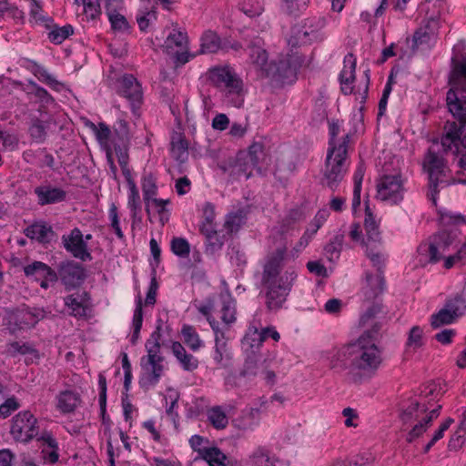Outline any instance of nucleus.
I'll list each match as a JSON object with an SVG mask.
<instances>
[{"mask_svg": "<svg viewBox=\"0 0 466 466\" xmlns=\"http://www.w3.org/2000/svg\"><path fill=\"white\" fill-rule=\"evenodd\" d=\"M452 62L451 88L447 92L446 101L449 111L460 124L446 122L441 146L444 152L452 151L454 154H461L459 164L461 168L466 171V135L461 139V129L466 124V56L453 58Z\"/></svg>", "mask_w": 466, "mask_h": 466, "instance_id": "f257e3e1", "label": "nucleus"}, {"mask_svg": "<svg viewBox=\"0 0 466 466\" xmlns=\"http://www.w3.org/2000/svg\"><path fill=\"white\" fill-rule=\"evenodd\" d=\"M380 305L373 304L360 316V325L370 327L351 343V363L349 373L355 382L371 378L382 362V351L377 345L381 323L376 319Z\"/></svg>", "mask_w": 466, "mask_h": 466, "instance_id": "f03ea898", "label": "nucleus"}, {"mask_svg": "<svg viewBox=\"0 0 466 466\" xmlns=\"http://www.w3.org/2000/svg\"><path fill=\"white\" fill-rule=\"evenodd\" d=\"M287 249L286 245L278 247L268 255L263 268L261 294L265 299L266 308L269 311H277L283 307L298 277L296 270L292 268H287L280 275Z\"/></svg>", "mask_w": 466, "mask_h": 466, "instance_id": "7ed1b4c3", "label": "nucleus"}, {"mask_svg": "<svg viewBox=\"0 0 466 466\" xmlns=\"http://www.w3.org/2000/svg\"><path fill=\"white\" fill-rule=\"evenodd\" d=\"M364 228L366 238L362 239V245L365 247L366 256L378 270V273L374 276L369 273L366 274V286L363 288V292L366 299L370 300L377 298L383 291L384 279L382 272L388 256L381 242L379 225L368 207L366 208Z\"/></svg>", "mask_w": 466, "mask_h": 466, "instance_id": "20e7f679", "label": "nucleus"}, {"mask_svg": "<svg viewBox=\"0 0 466 466\" xmlns=\"http://www.w3.org/2000/svg\"><path fill=\"white\" fill-rule=\"evenodd\" d=\"M209 79L221 93L223 101L235 107L244 103L245 90L242 79L228 66H217L209 70Z\"/></svg>", "mask_w": 466, "mask_h": 466, "instance_id": "39448f33", "label": "nucleus"}, {"mask_svg": "<svg viewBox=\"0 0 466 466\" xmlns=\"http://www.w3.org/2000/svg\"><path fill=\"white\" fill-rule=\"evenodd\" d=\"M349 139L350 136L346 135L343 137L341 143L328 148L323 183L331 189L338 187L347 173L350 165L348 159Z\"/></svg>", "mask_w": 466, "mask_h": 466, "instance_id": "423d86ee", "label": "nucleus"}, {"mask_svg": "<svg viewBox=\"0 0 466 466\" xmlns=\"http://www.w3.org/2000/svg\"><path fill=\"white\" fill-rule=\"evenodd\" d=\"M442 395L441 389L434 382H428L420 389V393L410 400L408 405L402 406L400 418L404 422L410 419L419 420L420 415L424 414L433 407V402L438 400ZM438 405L435 407L437 408Z\"/></svg>", "mask_w": 466, "mask_h": 466, "instance_id": "0eeeda50", "label": "nucleus"}, {"mask_svg": "<svg viewBox=\"0 0 466 466\" xmlns=\"http://www.w3.org/2000/svg\"><path fill=\"white\" fill-rule=\"evenodd\" d=\"M145 348L147 355L141 358L143 373L139 379V385L142 389L147 390L155 387L163 375L164 357L160 352L161 345L146 343Z\"/></svg>", "mask_w": 466, "mask_h": 466, "instance_id": "6e6552de", "label": "nucleus"}, {"mask_svg": "<svg viewBox=\"0 0 466 466\" xmlns=\"http://www.w3.org/2000/svg\"><path fill=\"white\" fill-rule=\"evenodd\" d=\"M300 56L292 55L281 58L277 62H271L263 74V76L270 78L277 84H292L297 78V72L302 66Z\"/></svg>", "mask_w": 466, "mask_h": 466, "instance_id": "1a4fd4ad", "label": "nucleus"}, {"mask_svg": "<svg viewBox=\"0 0 466 466\" xmlns=\"http://www.w3.org/2000/svg\"><path fill=\"white\" fill-rule=\"evenodd\" d=\"M10 434L16 442L27 443L40 436L37 419L28 410L18 412L13 419Z\"/></svg>", "mask_w": 466, "mask_h": 466, "instance_id": "9d476101", "label": "nucleus"}, {"mask_svg": "<svg viewBox=\"0 0 466 466\" xmlns=\"http://www.w3.org/2000/svg\"><path fill=\"white\" fill-rule=\"evenodd\" d=\"M454 242V237L447 230H442L432 236L429 242L422 243L418 248L420 256L425 257V262L437 263Z\"/></svg>", "mask_w": 466, "mask_h": 466, "instance_id": "9b49d317", "label": "nucleus"}, {"mask_svg": "<svg viewBox=\"0 0 466 466\" xmlns=\"http://www.w3.org/2000/svg\"><path fill=\"white\" fill-rule=\"evenodd\" d=\"M423 167L429 174L430 186L434 191L437 188L447 187L450 183L448 180L449 169L444 160L431 148L429 149L423 162Z\"/></svg>", "mask_w": 466, "mask_h": 466, "instance_id": "f8f14e48", "label": "nucleus"}, {"mask_svg": "<svg viewBox=\"0 0 466 466\" xmlns=\"http://www.w3.org/2000/svg\"><path fill=\"white\" fill-rule=\"evenodd\" d=\"M403 181L399 175H384L377 183V198L390 204H398L403 199Z\"/></svg>", "mask_w": 466, "mask_h": 466, "instance_id": "ddd939ff", "label": "nucleus"}, {"mask_svg": "<svg viewBox=\"0 0 466 466\" xmlns=\"http://www.w3.org/2000/svg\"><path fill=\"white\" fill-rule=\"evenodd\" d=\"M58 276L66 289L70 290L83 283L86 272L81 264L73 260H66L58 265Z\"/></svg>", "mask_w": 466, "mask_h": 466, "instance_id": "4468645a", "label": "nucleus"}, {"mask_svg": "<svg viewBox=\"0 0 466 466\" xmlns=\"http://www.w3.org/2000/svg\"><path fill=\"white\" fill-rule=\"evenodd\" d=\"M62 244L65 249L71 253L73 257L81 261H89L92 256L88 251L87 243L78 228H73L69 234L62 236Z\"/></svg>", "mask_w": 466, "mask_h": 466, "instance_id": "2eb2a0df", "label": "nucleus"}, {"mask_svg": "<svg viewBox=\"0 0 466 466\" xmlns=\"http://www.w3.org/2000/svg\"><path fill=\"white\" fill-rule=\"evenodd\" d=\"M165 48L167 54L176 57L177 63L184 65L189 61L187 36L185 33L173 29L165 41Z\"/></svg>", "mask_w": 466, "mask_h": 466, "instance_id": "dca6fc26", "label": "nucleus"}, {"mask_svg": "<svg viewBox=\"0 0 466 466\" xmlns=\"http://www.w3.org/2000/svg\"><path fill=\"white\" fill-rule=\"evenodd\" d=\"M118 93L131 104L135 113L142 101V89L139 82L132 75H125L119 80Z\"/></svg>", "mask_w": 466, "mask_h": 466, "instance_id": "f3484780", "label": "nucleus"}, {"mask_svg": "<svg viewBox=\"0 0 466 466\" xmlns=\"http://www.w3.org/2000/svg\"><path fill=\"white\" fill-rule=\"evenodd\" d=\"M248 50L250 64L259 72L260 76H263L269 65L268 63V56L264 47L263 39L259 36L252 38L248 45Z\"/></svg>", "mask_w": 466, "mask_h": 466, "instance_id": "a211bd4d", "label": "nucleus"}, {"mask_svg": "<svg viewBox=\"0 0 466 466\" xmlns=\"http://www.w3.org/2000/svg\"><path fill=\"white\" fill-rule=\"evenodd\" d=\"M90 297L87 292L77 290L64 298V303L69 315L82 318L86 315Z\"/></svg>", "mask_w": 466, "mask_h": 466, "instance_id": "6ab92c4d", "label": "nucleus"}, {"mask_svg": "<svg viewBox=\"0 0 466 466\" xmlns=\"http://www.w3.org/2000/svg\"><path fill=\"white\" fill-rule=\"evenodd\" d=\"M40 442L41 456L45 463H56L59 460V446L56 439L47 431L37 438Z\"/></svg>", "mask_w": 466, "mask_h": 466, "instance_id": "aec40b11", "label": "nucleus"}, {"mask_svg": "<svg viewBox=\"0 0 466 466\" xmlns=\"http://www.w3.org/2000/svg\"><path fill=\"white\" fill-rule=\"evenodd\" d=\"M34 192L40 206L60 203L66 198V192L64 189L53 187L50 184L38 186L35 188Z\"/></svg>", "mask_w": 466, "mask_h": 466, "instance_id": "412c9836", "label": "nucleus"}, {"mask_svg": "<svg viewBox=\"0 0 466 466\" xmlns=\"http://www.w3.org/2000/svg\"><path fill=\"white\" fill-rule=\"evenodd\" d=\"M24 233L27 238L43 244L50 243L56 237L52 227L44 221H38L28 226L25 228Z\"/></svg>", "mask_w": 466, "mask_h": 466, "instance_id": "4be33fe9", "label": "nucleus"}, {"mask_svg": "<svg viewBox=\"0 0 466 466\" xmlns=\"http://www.w3.org/2000/svg\"><path fill=\"white\" fill-rule=\"evenodd\" d=\"M356 58L352 54H348L344 58V66L339 75L341 91L350 95L353 91L351 84L355 80Z\"/></svg>", "mask_w": 466, "mask_h": 466, "instance_id": "5701e85b", "label": "nucleus"}, {"mask_svg": "<svg viewBox=\"0 0 466 466\" xmlns=\"http://www.w3.org/2000/svg\"><path fill=\"white\" fill-rule=\"evenodd\" d=\"M254 169L255 167L251 166L247 157L242 154H239L232 163L224 167L225 172H228L234 179L240 177L248 179L252 175Z\"/></svg>", "mask_w": 466, "mask_h": 466, "instance_id": "b1692460", "label": "nucleus"}, {"mask_svg": "<svg viewBox=\"0 0 466 466\" xmlns=\"http://www.w3.org/2000/svg\"><path fill=\"white\" fill-rule=\"evenodd\" d=\"M56 400V409L64 414L74 412L81 402L80 395L74 390L61 391Z\"/></svg>", "mask_w": 466, "mask_h": 466, "instance_id": "393cba45", "label": "nucleus"}, {"mask_svg": "<svg viewBox=\"0 0 466 466\" xmlns=\"http://www.w3.org/2000/svg\"><path fill=\"white\" fill-rule=\"evenodd\" d=\"M329 367L336 370H349V363H351V343L340 349H335L330 352Z\"/></svg>", "mask_w": 466, "mask_h": 466, "instance_id": "a878e982", "label": "nucleus"}, {"mask_svg": "<svg viewBox=\"0 0 466 466\" xmlns=\"http://www.w3.org/2000/svg\"><path fill=\"white\" fill-rule=\"evenodd\" d=\"M266 362L267 360L265 359L262 360L261 357H248L245 364L246 371L254 375L261 373L268 382L273 383L276 374L274 371L267 369Z\"/></svg>", "mask_w": 466, "mask_h": 466, "instance_id": "bb28decb", "label": "nucleus"}, {"mask_svg": "<svg viewBox=\"0 0 466 466\" xmlns=\"http://www.w3.org/2000/svg\"><path fill=\"white\" fill-rule=\"evenodd\" d=\"M171 350L184 370L194 371L198 368V360L192 354L187 353L181 343L173 342Z\"/></svg>", "mask_w": 466, "mask_h": 466, "instance_id": "cd10ccee", "label": "nucleus"}, {"mask_svg": "<svg viewBox=\"0 0 466 466\" xmlns=\"http://www.w3.org/2000/svg\"><path fill=\"white\" fill-rule=\"evenodd\" d=\"M441 409V405H438L437 408L431 409L428 414L422 417L408 433L407 441L411 442L421 436L431 425V421L439 416Z\"/></svg>", "mask_w": 466, "mask_h": 466, "instance_id": "c85d7f7f", "label": "nucleus"}, {"mask_svg": "<svg viewBox=\"0 0 466 466\" xmlns=\"http://www.w3.org/2000/svg\"><path fill=\"white\" fill-rule=\"evenodd\" d=\"M327 19L325 16H313L306 19L303 25V34L309 40L318 41L322 39L320 31L326 26Z\"/></svg>", "mask_w": 466, "mask_h": 466, "instance_id": "c756f323", "label": "nucleus"}, {"mask_svg": "<svg viewBox=\"0 0 466 466\" xmlns=\"http://www.w3.org/2000/svg\"><path fill=\"white\" fill-rule=\"evenodd\" d=\"M32 73L37 79L44 84L50 86L52 89L56 91H60L63 87V84L56 80L46 67L43 66L34 62L32 66Z\"/></svg>", "mask_w": 466, "mask_h": 466, "instance_id": "7c9ffc66", "label": "nucleus"}, {"mask_svg": "<svg viewBox=\"0 0 466 466\" xmlns=\"http://www.w3.org/2000/svg\"><path fill=\"white\" fill-rule=\"evenodd\" d=\"M188 145L186 138L179 133H176L171 138V154L174 158L184 161L187 158Z\"/></svg>", "mask_w": 466, "mask_h": 466, "instance_id": "2f4dec72", "label": "nucleus"}, {"mask_svg": "<svg viewBox=\"0 0 466 466\" xmlns=\"http://www.w3.org/2000/svg\"><path fill=\"white\" fill-rule=\"evenodd\" d=\"M221 319L230 325L236 321V301L230 295H221Z\"/></svg>", "mask_w": 466, "mask_h": 466, "instance_id": "473e14b6", "label": "nucleus"}, {"mask_svg": "<svg viewBox=\"0 0 466 466\" xmlns=\"http://www.w3.org/2000/svg\"><path fill=\"white\" fill-rule=\"evenodd\" d=\"M208 422L217 430H223L228 424V418L220 406H214L207 411Z\"/></svg>", "mask_w": 466, "mask_h": 466, "instance_id": "72a5a7b5", "label": "nucleus"}, {"mask_svg": "<svg viewBox=\"0 0 466 466\" xmlns=\"http://www.w3.org/2000/svg\"><path fill=\"white\" fill-rule=\"evenodd\" d=\"M184 342L192 351H198L204 346L203 340L199 338L196 329L189 325H184L181 329Z\"/></svg>", "mask_w": 466, "mask_h": 466, "instance_id": "f704fd0d", "label": "nucleus"}, {"mask_svg": "<svg viewBox=\"0 0 466 466\" xmlns=\"http://www.w3.org/2000/svg\"><path fill=\"white\" fill-rule=\"evenodd\" d=\"M375 461V457L370 451L362 452L352 460H337L329 466H370Z\"/></svg>", "mask_w": 466, "mask_h": 466, "instance_id": "c9c22d12", "label": "nucleus"}, {"mask_svg": "<svg viewBox=\"0 0 466 466\" xmlns=\"http://www.w3.org/2000/svg\"><path fill=\"white\" fill-rule=\"evenodd\" d=\"M255 168H258L260 163L266 159V153L262 143L254 142L248 148V153H241Z\"/></svg>", "mask_w": 466, "mask_h": 466, "instance_id": "e433bc0d", "label": "nucleus"}, {"mask_svg": "<svg viewBox=\"0 0 466 466\" xmlns=\"http://www.w3.org/2000/svg\"><path fill=\"white\" fill-rule=\"evenodd\" d=\"M220 48V39L213 31H207L201 37V52L207 54L216 53Z\"/></svg>", "mask_w": 466, "mask_h": 466, "instance_id": "4c0bfd02", "label": "nucleus"}, {"mask_svg": "<svg viewBox=\"0 0 466 466\" xmlns=\"http://www.w3.org/2000/svg\"><path fill=\"white\" fill-rule=\"evenodd\" d=\"M458 318L451 311V309L445 305L437 313L433 314L431 318V325L432 328L437 329L443 325H448L454 322Z\"/></svg>", "mask_w": 466, "mask_h": 466, "instance_id": "58836bf2", "label": "nucleus"}, {"mask_svg": "<svg viewBox=\"0 0 466 466\" xmlns=\"http://www.w3.org/2000/svg\"><path fill=\"white\" fill-rule=\"evenodd\" d=\"M202 458L210 466H226L227 456L217 447H209L203 451Z\"/></svg>", "mask_w": 466, "mask_h": 466, "instance_id": "ea45409f", "label": "nucleus"}, {"mask_svg": "<svg viewBox=\"0 0 466 466\" xmlns=\"http://www.w3.org/2000/svg\"><path fill=\"white\" fill-rule=\"evenodd\" d=\"M129 193L127 207L131 211V217L135 219L141 209L138 189L134 181H129Z\"/></svg>", "mask_w": 466, "mask_h": 466, "instance_id": "a19ab883", "label": "nucleus"}, {"mask_svg": "<svg viewBox=\"0 0 466 466\" xmlns=\"http://www.w3.org/2000/svg\"><path fill=\"white\" fill-rule=\"evenodd\" d=\"M343 241L344 235L338 234L326 245L324 250L329 260L332 261L339 257Z\"/></svg>", "mask_w": 466, "mask_h": 466, "instance_id": "79ce46f5", "label": "nucleus"}, {"mask_svg": "<svg viewBox=\"0 0 466 466\" xmlns=\"http://www.w3.org/2000/svg\"><path fill=\"white\" fill-rule=\"evenodd\" d=\"M142 308H143L142 299L140 297H138V299L137 300L136 309L134 311V316H133L134 330H133V334L130 339V341L132 344H135L139 338V332H140V329L142 328V323H143Z\"/></svg>", "mask_w": 466, "mask_h": 466, "instance_id": "37998d69", "label": "nucleus"}, {"mask_svg": "<svg viewBox=\"0 0 466 466\" xmlns=\"http://www.w3.org/2000/svg\"><path fill=\"white\" fill-rule=\"evenodd\" d=\"M252 466H276L274 458L267 450L258 449L250 456Z\"/></svg>", "mask_w": 466, "mask_h": 466, "instance_id": "c03bdc74", "label": "nucleus"}, {"mask_svg": "<svg viewBox=\"0 0 466 466\" xmlns=\"http://www.w3.org/2000/svg\"><path fill=\"white\" fill-rule=\"evenodd\" d=\"M114 131L120 140L119 145L127 146L129 144L132 135L129 123L126 119H117L114 127Z\"/></svg>", "mask_w": 466, "mask_h": 466, "instance_id": "a18cd8bd", "label": "nucleus"}, {"mask_svg": "<svg viewBox=\"0 0 466 466\" xmlns=\"http://www.w3.org/2000/svg\"><path fill=\"white\" fill-rule=\"evenodd\" d=\"M74 28L70 25H66L64 26H55L48 34L49 40L56 44H61L64 40H66L68 36L73 35Z\"/></svg>", "mask_w": 466, "mask_h": 466, "instance_id": "49530a36", "label": "nucleus"}, {"mask_svg": "<svg viewBox=\"0 0 466 466\" xmlns=\"http://www.w3.org/2000/svg\"><path fill=\"white\" fill-rule=\"evenodd\" d=\"M244 222V216L242 211L238 210L236 212L229 213L225 220L224 228L228 233L236 232L239 229Z\"/></svg>", "mask_w": 466, "mask_h": 466, "instance_id": "de8ad7c7", "label": "nucleus"}, {"mask_svg": "<svg viewBox=\"0 0 466 466\" xmlns=\"http://www.w3.org/2000/svg\"><path fill=\"white\" fill-rule=\"evenodd\" d=\"M207 250L210 253L221 249L226 240V235L218 232V230L206 237Z\"/></svg>", "mask_w": 466, "mask_h": 466, "instance_id": "09e8293b", "label": "nucleus"}, {"mask_svg": "<svg viewBox=\"0 0 466 466\" xmlns=\"http://www.w3.org/2000/svg\"><path fill=\"white\" fill-rule=\"evenodd\" d=\"M446 306L457 318L466 313V299L461 295L447 300Z\"/></svg>", "mask_w": 466, "mask_h": 466, "instance_id": "8fccbe9b", "label": "nucleus"}, {"mask_svg": "<svg viewBox=\"0 0 466 466\" xmlns=\"http://www.w3.org/2000/svg\"><path fill=\"white\" fill-rule=\"evenodd\" d=\"M108 219L110 222V227L114 230L115 234L116 235L117 238L124 240L125 235L120 228L119 223V217L117 212V208L115 203H112L110 205L109 210H108Z\"/></svg>", "mask_w": 466, "mask_h": 466, "instance_id": "3c124183", "label": "nucleus"}, {"mask_svg": "<svg viewBox=\"0 0 466 466\" xmlns=\"http://www.w3.org/2000/svg\"><path fill=\"white\" fill-rule=\"evenodd\" d=\"M253 335L257 337L256 339H252L253 341L257 340V346H260L268 338H271L275 341H279L280 339L279 333L274 327H267L261 329L260 331L255 329Z\"/></svg>", "mask_w": 466, "mask_h": 466, "instance_id": "603ef678", "label": "nucleus"}, {"mask_svg": "<svg viewBox=\"0 0 466 466\" xmlns=\"http://www.w3.org/2000/svg\"><path fill=\"white\" fill-rule=\"evenodd\" d=\"M143 198L146 203V210L149 212V204L157 195V187L152 178H145L142 182Z\"/></svg>", "mask_w": 466, "mask_h": 466, "instance_id": "864d4df0", "label": "nucleus"}, {"mask_svg": "<svg viewBox=\"0 0 466 466\" xmlns=\"http://www.w3.org/2000/svg\"><path fill=\"white\" fill-rule=\"evenodd\" d=\"M453 421V419L448 418L439 426L438 430L433 433L431 441L425 445L424 452H428L438 441L443 438L444 432L450 428Z\"/></svg>", "mask_w": 466, "mask_h": 466, "instance_id": "5fc2aeb1", "label": "nucleus"}, {"mask_svg": "<svg viewBox=\"0 0 466 466\" xmlns=\"http://www.w3.org/2000/svg\"><path fill=\"white\" fill-rule=\"evenodd\" d=\"M171 250L177 256L186 258L189 255L190 246L187 239L183 238H174L171 240Z\"/></svg>", "mask_w": 466, "mask_h": 466, "instance_id": "6e6d98bb", "label": "nucleus"}, {"mask_svg": "<svg viewBox=\"0 0 466 466\" xmlns=\"http://www.w3.org/2000/svg\"><path fill=\"white\" fill-rule=\"evenodd\" d=\"M423 345V329L420 326H414L410 329L407 339V346L414 350Z\"/></svg>", "mask_w": 466, "mask_h": 466, "instance_id": "4d7b16f0", "label": "nucleus"}, {"mask_svg": "<svg viewBox=\"0 0 466 466\" xmlns=\"http://www.w3.org/2000/svg\"><path fill=\"white\" fill-rule=\"evenodd\" d=\"M84 13L88 20H95L101 15V7L98 0H82Z\"/></svg>", "mask_w": 466, "mask_h": 466, "instance_id": "13d9d810", "label": "nucleus"}, {"mask_svg": "<svg viewBox=\"0 0 466 466\" xmlns=\"http://www.w3.org/2000/svg\"><path fill=\"white\" fill-rule=\"evenodd\" d=\"M228 350H227V342L219 341V339H216L215 341V350L213 355V360L218 368L225 367L224 359L228 358Z\"/></svg>", "mask_w": 466, "mask_h": 466, "instance_id": "bf43d9fd", "label": "nucleus"}, {"mask_svg": "<svg viewBox=\"0 0 466 466\" xmlns=\"http://www.w3.org/2000/svg\"><path fill=\"white\" fill-rule=\"evenodd\" d=\"M261 410L258 408L248 409L243 416V426L246 429H252L258 425Z\"/></svg>", "mask_w": 466, "mask_h": 466, "instance_id": "052dcab7", "label": "nucleus"}, {"mask_svg": "<svg viewBox=\"0 0 466 466\" xmlns=\"http://www.w3.org/2000/svg\"><path fill=\"white\" fill-rule=\"evenodd\" d=\"M466 261V242L461 245L459 250L454 254L448 256L444 261V267L451 268L456 264H463Z\"/></svg>", "mask_w": 466, "mask_h": 466, "instance_id": "680f3d73", "label": "nucleus"}, {"mask_svg": "<svg viewBox=\"0 0 466 466\" xmlns=\"http://www.w3.org/2000/svg\"><path fill=\"white\" fill-rule=\"evenodd\" d=\"M31 84L34 87V90L31 92V94H33L37 101L43 104V106H48L55 102V99L47 92V90L34 82Z\"/></svg>", "mask_w": 466, "mask_h": 466, "instance_id": "e2e57ef3", "label": "nucleus"}, {"mask_svg": "<svg viewBox=\"0 0 466 466\" xmlns=\"http://www.w3.org/2000/svg\"><path fill=\"white\" fill-rule=\"evenodd\" d=\"M90 127L96 134V139L101 144H106L111 135V130L109 127L105 123H99L98 126L91 123Z\"/></svg>", "mask_w": 466, "mask_h": 466, "instance_id": "0e129e2a", "label": "nucleus"}, {"mask_svg": "<svg viewBox=\"0 0 466 466\" xmlns=\"http://www.w3.org/2000/svg\"><path fill=\"white\" fill-rule=\"evenodd\" d=\"M46 264L41 261H35L24 268V272L27 277H34L35 280L42 279Z\"/></svg>", "mask_w": 466, "mask_h": 466, "instance_id": "69168bd1", "label": "nucleus"}, {"mask_svg": "<svg viewBox=\"0 0 466 466\" xmlns=\"http://www.w3.org/2000/svg\"><path fill=\"white\" fill-rule=\"evenodd\" d=\"M31 137L37 142L45 140L46 136V127L41 120H35L33 122L29 128Z\"/></svg>", "mask_w": 466, "mask_h": 466, "instance_id": "338daca9", "label": "nucleus"}, {"mask_svg": "<svg viewBox=\"0 0 466 466\" xmlns=\"http://www.w3.org/2000/svg\"><path fill=\"white\" fill-rule=\"evenodd\" d=\"M285 3L287 11L291 15L304 10L309 4V0H282Z\"/></svg>", "mask_w": 466, "mask_h": 466, "instance_id": "774afa93", "label": "nucleus"}]
</instances>
